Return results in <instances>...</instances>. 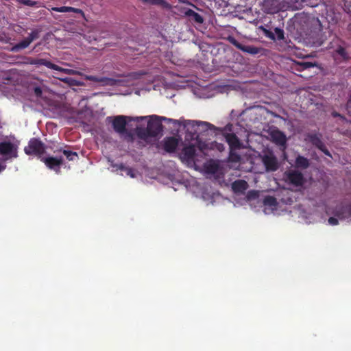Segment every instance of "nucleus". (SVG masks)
<instances>
[{
    "mask_svg": "<svg viewBox=\"0 0 351 351\" xmlns=\"http://www.w3.org/2000/svg\"><path fill=\"white\" fill-rule=\"evenodd\" d=\"M301 65L303 66L304 69H308V68L313 66V64L312 63L308 62H304L302 63Z\"/></svg>",
    "mask_w": 351,
    "mask_h": 351,
    "instance_id": "33",
    "label": "nucleus"
},
{
    "mask_svg": "<svg viewBox=\"0 0 351 351\" xmlns=\"http://www.w3.org/2000/svg\"><path fill=\"white\" fill-rule=\"evenodd\" d=\"M135 121V117H125V116H118L114 119L113 121V128L114 130L119 133L123 134L125 132V128L127 121Z\"/></svg>",
    "mask_w": 351,
    "mask_h": 351,
    "instance_id": "8",
    "label": "nucleus"
},
{
    "mask_svg": "<svg viewBox=\"0 0 351 351\" xmlns=\"http://www.w3.org/2000/svg\"><path fill=\"white\" fill-rule=\"evenodd\" d=\"M230 159L232 160H236V159L239 160V158L238 157V156L235 155L234 153H231Z\"/></svg>",
    "mask_w": 351,
    "mask_h": 351,
    "instance_id": "37",
    "label": "nucleus"
},
{
    "mask_svg": "<svg viewBox=\"0 0 351 351\" xmlns=\"http://www.w3.org/2000/svg\"><path fill=\"white\" fill-rule=\"evenodd\" d=\"M87 79H88L90 80L95 81V82H103L104 81L102 79H99L94 76H88V77H87Z\"/></svg>",
    "mask_w": 351,
    "mask_h": 351,
    "instance_id": "34",
    "label": "nucleus"
},
{
    "mask_svg": "<svg viewBox=\"0 0 351 351\" xmlns=\"http://www.w3.org/2000/svg\"><path fill=\"white\" fill-rule=\"evenodd\" d=\"M285 181L293 186H300L304 183L302 174L297 170H290L285 173Z\"/></svg>",
    "mask_w": 351,
    "mask_h": 351,
    "instance_id": "6",
    "label": "nucleus"
},
{
    "mask_svg": "<svg viewBox=\"0 0 351 351\" xmlns=\"http://www.w3.org/2000/svg\"><path fill=\"white\" fill-rule=\"evenodd\" d=\"M136 130L140 132V130H141V128H139L138 126H136Z\"/></svg>",
    "mask_w": 351,
    "mask_h": 351,
    "instance_id": "42",
    "label": "nucleus"
},
{
    "mask_svg": "<svg viewBox=\"0 0 351 351\" xmlns=\"http://www.w3.org/2000/svg\"><path fill=\"white\" fill-rule=\"evenodd\" d=\"M260 28L263 30V32H264L265 35L267 37H268V38H271L272 40H275L276 39V36H275V35H274V34L273 32H270L269 30H267V29H265V28H264L263 27H261Z\"/></svg>",
    "mask_w": 351,
    "mask_h": 351,
    "instance_id": "28",
    "label": "nucleus"
},
{
    "mask_svg": "<svg viewBox=\"0 0 351 351\" xmlns=\"http://www.w3.org/2000/svg\"><path fill=\"white\" fill-rule=\"evenodd\" d=\"M63 153L69 160H74L75 158H77V155L75 152H71L70 151L64 150Z\"/></svg>",
    "mask_w": 351,
    "mask_h": 351,
    "instance_id": "25",
    "label": "nucleus"
},
{
    "mask_svg": "<svg viewBox=\"0 0 351 351\" xmlns=\"http://www.w3.org/2000/svg\"><path fill=\"white\" fill-rule=\"evenodd\" d=\"M348 213V212L346 208H342L340 210L337 211L335 217H332L328 219V224L330 226L337 225L339 220H343L347 217Z\"/></svg>",
    "mask_w": 351,
    "mask_h": 351,
    "instance_id": "12",
    "label": "nucleus"
},
{
    "mask_svg": "<svg viewBox=\"0 0 351 351\" xmlns=\"http://www.w3.org/2000/svg\"><path fill=\"white\" fill-rule=\"evenodd\" d=\"M296 166L300 168H306L308 166V161L306 158L298 156L295 161Z\"/></svg>",
    "mask_w": 351,
    "mask_h": 351,
    "instance_id": "19",
    "label": "nucleus"
},
{
    "mask_svg": "<svg viewBox=\"0 0 351 351\" xmlns=\"http://www.w3.org/2000/svg\"><path fill=\"white\" fill-rule=\"evenodd\" d=\"M274 32L276 38L278 40H282L284 38V32L281 29L276 27L275 28Z\"/></svg>",
    "mask_w": 351,
    "mask_h": 351,
    "instance_id": "27",
    "label": "nucleus"
},
{
    "mask_svg": "<svg viewBox=\"0 0 351 351\" xmlns=\"http://www.w3.org/2000/svg\"><path fill=\"white\" fill-rule=\"evenodd\" d=\"M226 138L232 149L239 147L240 143L235 135L228 134Z\"/></svg>",
    "mask_w": 351,
    "mask_h": 351,
    "instance_id": "15",
    "label": "nucleus"
},
{
    "mask_svg": "<svg viewBox=\"0 0 351 351\" xmlns=\"http://www.w3.org/2000/svg\"><path fill=\"white\" fill-rule=\"evenodd\" d=\"M143 1L147 2L152 4H156L160 5L162 7L167 8V9H171V6L166 2L165 0H142Z\"/></svg>",
    "mask_w": 351,
    "mask_h": 351,
    "instance_id": "18",
    "label": "nucleus"
},
{
    "mask_svg": "<svg viewBox=\"0 0 351 351\" xmlns=\"http://www.w3.org/2000/svg\"><path fill=\"white\" fill-rule=\"evenodd\" d=\"M52 10L59 12H67V6L62 7H54L51 8Z\"/></svg>",
    "mask_w": 351,
    "mask_h": 351,
    "instance_id": "30",
    "label": "nucleus"
},
{
    "mask_svg": "<svg viewBox=\"0 0 351 351\" xmlns=\"http://www.w3.org/2000/svg\"><path fill=\"white\" fill-rule=\"evenodd\" d=\"M239 48L241 49H242L243 51H246L250 53H252V54H255L258 52V49L254 47H250V46L239 47Z\"/></svg>",
    "mask_w": 351,
    "mask_h": 351,
    "instance_id": "24",
    "label": "nucleus"
},
{
    "mask_svg": "<svg viewBox=\"0 0 351 351\" xmlns=\"http://www.w3.org/2000/svg\"><path fill=\"white\" fill-rule=\"evenodd\" d=\"M47 60H43V59H41V60H39L36 64H43V65H45V62H46Z\"/></svg>",
    "mask_w": 351,
    "mask_h": 351,
    "instance_id": "39",
    "label": "nucleus"
},
{
    "mask_svg": "<svg viewBox=\"0 0 351 351\" xmlns=\"http://www.w3.org/2000/svg\"><path fill=\"white\" fill-rule=\"evenodd\" d=\"M256 197H258V192L257 191H250L247 194V199L251 200L252 199H255Z\"/></svg>",
    "mask_w": 351,
    "mask_h": 351,
    "instance_id": "32",
    "label": "nucleus"
},
{
    "mask_svg": "<svg viewBox=\"0 0 351 351\" xmlns=\"http://www.w3.org/2000/svg\"><path fill=\"white\" fill-rule=\"evenodd\" d=\"M5 165H0V172H1V171H3V169H5Z\"/></svg>",
    "mask_w": 351,
    "mask_h": 351,
    "instance_id": "41",
    "label": "nucleus"
},
{
    "mask_svg": "<svg viewBox=\"0 0 351 351\" xmlns=\"http://www.w3.org/2000/svg\"><path fill=\"white\" fill-rule=\"evenodd\" d=\"M23 3L26 5H33L34 4V2H32V1L30 0H24L23 1Z\"/></svg>",
    "mask_w": 351,
    "mask_h": 351,
    "instance_id": "36",
    "label": "nucleus"
},
{
    "mask_svg": "<svg viewBox=\"0 0 351 351\" xmlns=\"http://www.w3.org/2000/svg\"><path fill=\"white\" fill-rule=\"evenodd\" d=\"M318 147H319L320 148V149H322V151H323V152H324L326 155L330 156L329 152H328L327 150L324 149L322 147V145H318Z\"/></svg>",
    "mask_w": 351,
    "mask_h": 351,
    "instance_id": "38",
    "label": "nucleus"
},
{
    "mask_svg": "<svg viewBox=\"0 0 351 351\" xmlns=\"http://www.w3.org/2000/svg\"><path fill=\"white\" fill-rule=\"evenodd\" d=\"M38 37V32L37 30L33 31L31 32V34L29 35V36L24 40H23L21 42L18 43L17 45H14L12 50L14 51H17L21 49H25L27 47L29 44L36 39Z\"/></svg>",
    "mask_w": 351,
    "mask_h": 351,
    "instance_id": "10",
    "label": "nucleus"
},
{
    "mask_svg": "<svg viewBox=\"0 0 351 351\" xmlns=\"http://www.w3.org/2000/svg\"><path fill=\"white\" fill-rule=\"evenodd\" d=\"M269 136L276 144L285 147L287 142V137L280 130L276 128H271L269 131Z\"/></svg>",
    "mask_w": 351,
    "mask_h": 351,
    "instance_id": "9",
    "label": "nucleus"
},
{
    "mask_svg": "<svg viewBox=\"0 0 351 351\" xmlns=\"http://www.w3.org/2000/svg\"><path fill=\"white\" fill-rule=\"evenodd\" d=\"M27 154H36L40 155L45 152L43 144L37 139H32L29 141L27 147L25 148Z\"/></svg>",
    "mask_w": 351,
    "mask_h": 351,
    "instance_id": "7",
    "label": "nucleus"
},
{
    "mask_svg": "<svg viewBox=\"0 0 351 351\" xmlns=\"http://www.w3.org/2000/svg\"><path fill=\"white\" fill-rule=\"evenodd\" d=\"M34 91H35V93L36 94V95L39 96L41 95L42 91L40 88H38V87L36 88Z\"/></svg>",
    "mask_w": 351,
    "mask_h": 351,
    "instance_id": "35",
    "label": "nucleus"
},
{
    "mask_svg": "<svg viewBox=\"0 0 351 351\" xmlns=\"http://www.w3.org/2000/svg\"><path fill=\"white\" fill-rule=\"evenodd\" d=\"M56 71L62 72V73H64L69 74V75H81V73L77 71H75L73 69L62 68L59 66H58V69H56Z\"/></svg>",
    "mask_w": 351,
    "mask_h": 351,
    "instance_id": "21",
    "label": "nucleus"
},
{
    "mask_svg": "<svg viewBox=\"0 0 351 351\" xmlns=\"http://www.w3.org/2000/svg\"><path fill=\"white\" fill-rule=\"evenodd\" d=\"M315 214H310L308 217L304 213H301V217L302 219L306 223H310L316 221V219L315 218Z\"/></svg>",
    "mask_w": 351,
    "mask_h": 351,
    "instance_id": "22",
    "label": "nucleus"
},
{
    "mask_svg": "<svg viewBox=\"0 0 351 351\" xmlns=\"http://www.w3.org/2000/svg\"><path fill=\"white\" fill-rule=\"evenodd\" d=\"M60 80L71 86L80 84L75 80L70 77L60 78Z\"/></svg>",
    "mask_w": 351,
    "mask_h": 351,
    "instance_id": "26",
    "label": "nucleus"
},
{
    "mask_svg": "<svg viewBox=\"0 0 351 351\" xmlns=\"http://www.w3.org/2000/svg\"><path fill=\"white\" fill-rule=\"evenodd\" d=\"M75 12V13H78V14H80L82 16H84V12L80 9H77V8H75L68 7L67 6V12Z\"/></svg>",
    "mask_w": 351,
    "mask_h": 351,
    "instance_id": "29",
    "label": "nucleus"
},
{
    "mask_svg": "<svg viewBox=\"0 0 351 351\" xmlns=\"http://www.w3.org/2000/svg\"><path fill=\"white\" fill-rule=\"evenodd\" d=\"M248 187L247 182L244 180H237L232 183V189L236 193H243Z\"/></svg>",
    "mask_w": 351,
    "mask_h": 351,
    "instance_id": "13",
    "label": "nucleus"
},
{
    "mask_svg": "<svg viewBox=\"0 0 351 351\" xmlns=\"http://www.w3.org/2000/svg\"><path fill=\"white\" fill-rule=\"evenodd\" d=\"M186 125H191L192 127H194L195 125L197 126H208V123L206 122H201V121H186Z\"/></svg>",
    "mask_w": 351,
    "mask_h": 351,
    "instance_id": "23",
    "label": "nucleus"
},
{
    "mask_svg": "<svg viewBox=\"0 0 351 351\" xmlns=\"http://www.w3.org/2000/svg\"><path fill=\"white\" fill-rule=\"evenodd\" d=\"M19 142L16 139L4 140L0 143V155L4 160L16 158L18 156Z\"/></svg>",
    "mask_w": 351,
    "mask_h": 351,
    "instance_id": "3",
    "label": "nucleus"
},
{
    "mask_svg": "<svg viewBox=\"0 0 351 351\" xmlns=\"http://www.w3.org/2000/svg\"><path fill=\"white\" fill-rule=\"evenodd\" d=\"M274 3V0H265L263 7L264 10L267 13L273 14L278 12V8H267L268 5H272Z\"/></svg>",
    "mask_w": 351,
    "mask_h": 351,
    "instance_id": "17",
    "label": "nucleus"
},
{
    "mask_svg": "<svg viewBox=\"0 0 351 351\" xmlns=\"http://www.w3.org/2000/svg\"><path fill=\"white\" fill-rule=\"evenodd\" d=\"M246 154L249 158L241 163L240 167L244 171L263 173L264 171H274L278 167L276 159L272 153L261 156L254 150H247Z\"/></svg>",
    "mask_w": 351,
    "mask_h": 351,
    "instance_id": "2",
    "label": "nucleus"
},
{
    "mask_svg": "<svg viewBox=\"0 0 351 351\" xmlns=\"http://www.w3.org/2000/svg\"><path fill=\"white\" fill-rule=\"evenodd\" d=\"M120 168L125 173L127 176H130L132 178H136L138 176V172L134 169L128 167H124L123 166H121Z\"/></svg>",
    "mask_w": 351,
    "mask_h": 351,
    "instance_id": "20",
    "label": "nucleus"
},
{
    "mask_svg": "<svg viewBox=\"0 0 351 351\" xmlns=\"http://www.w3.org/2000/svg\"><path fill=\"white\" fill-rule=\"evenodd\" d=\"M206 145L201 142H199L197 145H193L185 147L180 155L182 160L188 165L194 166L196 170L202 171L208 176L217 177L220 171L219 166L215 161L210 160L200 167L197 164L199 160L197 157H202L206 154Z\"/></svg>",
    "mask_w": 351,
    "mask_h": 351,
    "instance_id": "1",
    "label": "nucleus"
},
{
    "mask_svg": "<svg viewBox=\"0 0 351 351\" xmlns=\"http://www.w3.org/2000/svg\"><path fill=\"white\" fill-rule=\"evenodd\" d=\"M135 121L143 122L141 126L146 125V133L151 136L157 135L161 130V123L159 117L155 115L149 117H136Z\"/></svg>",
    "mask_w": 351,
    "mask_h": 351,
    "instance_id": "4",
    "label": "nucleus"
},
{
    "mask_svg": "<svg viewBox=\"0 0 351 351\" xmlns=\"http://www.w3.org/2000/svg\"><path fill=\"white\" fill-rule=\"evenodd\" d=\"M185 14L192 17V19L197 23L201 24L204 22V19L202 17V16H200L198 13L194 12L192 10H188L185 12Z\"/></svg>",
    "mask_w": 351,
    "mask_h": 351,
    "instance_id": "16",
    "label": "nucleus"
},
{
    "mask_svg": "<svg viewBox=\"0 0 351 351\" xmlns=\"http://www.w3.org/2000/svg\"><path fill=\"white\" fill-rule=\"evenodd\" d=\"M285 210L283 204L277 202L273 197L267 196L263 200V212L266 215H281Z\"/></svg>",
    "mask_w": 351,
    "mask_h": 351,
    "instance_id": "5",
    "label": "nucleus"
},
{
    "mask_svg": "<svg viewBox=\"0 0 351 351\" xmlns=\"http://www.w3.org/2000/svg\"><path fill=\"white\" fill-rule=\"evenodd\" d=\"M45 66H46L47 67L49 68V69H53V70H56V69H58V66L56 65V64H54L49 61L47 60L46 62H45Z\"/></svg>",
    "mask_w": 351,
    "mask_h": 351,
    "instance_id": "31",
    "label": "nucleus"
},
{
    "mask_svg": "<svg viewBox=\"0 0 351 351\" xmlns=\"http://www.w3.org/2000/svg\"><path fill=\"white\" fill-rule=\"evenodd\" d=\"M41 161H43L47 167L56 172H58L59 167L62 162L61 158L54 157L41 158Z\"/></svg>",
    "mask_w": 351,
    "mask_h": 351,
    "instance_id": "11",
    "label": "nucleus"
},
{
    "mask_svg": "<svg viewBox=\"0 0 351 351\" xmlns=\"http://www.w3.org/2000/svg\"><path fill=\"white\" fill-rule=\"evenodd\" d=\"M339 53L344 57L345 56V52H344V49H340L339 51H338Z\"/></svg>",
    "mask_w": 351,
    "mask_h": 351,
    "instance_id": "40",
    "label": "nucleus"
},
{
    "mask_svg": "<svg viewBox=\"0 0 351 351\" xmlns=\"http://www.w3.org/2000/svg\"><path fill=\"white\" fill-rule=\"evenodd\" d=\"M178 146V140L176 138L171 137L165 140L164 147L168 152H174Z\"/></svg>",
    "mask_w": 351,
    "mask_h": 351,
    "instance_id": "14",
    "label": "nucleus"
}]
</instances>
